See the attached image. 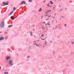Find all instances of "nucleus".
I'll return each instance as SVG.
<instances>
[{
  "label": "nucleus",
  "instance_id": "1",
  "mask_svg": "<svg viewBox=\"0 0 74 74\" xmlns=\"http://www.w3.org/2000/svg\"><path fill=\"white\" fill-rule=\"evenodd\" d=\"M0 26L1 27H2L4 26V21L2 22V23L1 24Z\"/></svg>",
  "mask_w": 74,
  "mask_h": 74
},
{
  "label": "nucleus",
  "instance_id": "2",
  "mask_svg": "<svg viewBox=\"0 0 74 74\" xmlns=\"http://www.w3.org/2000/svg\"><path fill=\"white\" fill-rule=\"evenodd\" d=\"M9 64L10 65V66H12V65H13L12 64V62L11 60H10L9 62Z\"/></svg>",
  "mask_w": 74,
  "mask_h": 74
},
{
  "label": "nucleus",
  "instance_id": "3",
  "mask_svg": "<svg viewBox=\"0 0 74 74\" xmlns=\"http://www.w3.org/2000/svg\"><path fill=\"white\" fill-rule=\"evenodd\" d=\"M3 4H4L3 6H4V5H8V2L5 3V2H3Z\"/></svg>",
  "mask_w": 74,
  "mask_h": 74
},
{
  "label": "nucleus",
  "instance_id": "4",
  "mask_svg": "<svg viewBox=\"0 0 74 74\" xmlns=\"http://www.w3.org/2000/svg\"><path fill=\"white\" fill-rule=\"evenodd\" d=\"M23 4H26L25 2L24 1H22L21 3V5H22Z\"/></svg>",
  "mask_w": 74,
  "mask_h": 74
},
{
  "label": "nucleus",
  "instance_id": "5",
  "mask_svg": "<svg viewBox=\"0 0 74 74\" xmlns=\"http://www.w3.org/2000/svg\"><path fill=\"white\" fill-rule=\"evenodd\" d=\"M4 39V38L3 37H1L0 38V40H3Z\"/></svg>",
  "mask_w": 74,
  "mask_h": 74
},
{
  "label": "nucleus",
  "instance_id": "6",
  "mask_svg": "<svg viewBox=\"0 0 74 74\" xmlns=\"http://www.w3.org/2000/svg\"><path fill=\"white\" fill-rule=\"evenodd\" d=\"M13 12H14V11L12 12H11L10 13V14L9 15V16H10V15H12V13H13Z\"/></svg>",
  "mask_w": 74,
  "mask_h": 74
},
{
  "label": "nucleus",
  "instance_id": "7",
  "mask_svg": "<svg viewBox=\"0 0 74 74\" xmlns=\"http://www.w3.org/2000/svg\"><path fill=\"white\" fill-rule=\"evenodd\" d=\"M10 18H11V19H12V20H14V17L13 16L11 17Z\"/></svg>",
  "mask_w": 74,
  "mask_h": 74
},
{
  "label": "nucleus",
  "instance_id": "8",
  "mask_svg": "<svg viewBox=\"0 0 74 74\" xmlns=\"http://www.w3.org/2000/svg\"><path fill=\"white\" fill-rule=\"evenodd\" d=\"M10 58H11L10 57H7L6 58V59H7V60H8V59H10Z\"/></svg>",
  "mask_w": 74,
  "mask_h": 74
},
{
  "label": "nucleus",
  "instance_id": "9",
  "mask_svg": "<svg viewBox=\"0 0 74 74\" xmlns=\"http://www.w3.org/2000/svg\"><path fill=\"white\" fill-rule=\"evenodd\" d=\"M42 10V9L41 8H40L39 10V12H41V10Z\"/></svg>",
  "mask_w": 74,
  "mask_h": 74
},
{
  "label": "nucleus",
  "instance_id": "10",
  "mask_svg": "<svg viewBox=\"0 0 74 74\" xmlns=\"http://www.w3.org/2000/svg\"><path fill=\"white\" fill-rule=\"evenodd\" d=\"M12 27V25H10L8 26V27Z\"/></svg>",
  "mask_w": 74,
  "mask_h": 74
},
{
  "label": "nucleus",
  "instance_id": "11",
  "mask_svg": "<svg viewBox=\"0 0 74 74\" xmlns=\"http://www.w3.org/2000/svg\"><path fill=\"white\" fill-rule=\"evenodd\" d=\"M51 4H53V3H52V1H50Z\"/></svg>",
  "mask_w": 74,
  "mask_h": 74
},
{
  "label": "nucleus",
  "instance_id": "12",
  "mask_svg": "<svg viewBox=\"0 0 74 74\" xmlns=\"http://www.w3.org/2000/svg\"><path fill=\"white\" fill-rule=\"evenodd\" d=\"M49 10H47V12H45L46 14H47V13H48V12H49Z\"/></svg>",
  "mask_w": 74,
  "mask_h": 74
},
{
  "label": "nucleus",
  "instance_id": "13",
  "mask_svg": "<svg viewBox=\"0 0 74 74\" xmlns=\"http://www.w3.org/2000/svg\"><path fill=\"white\" fill-rule=\"evenodd\" d=\"M29 2H32V0H29Z\"/></svg>",
  "mask_w": 74,
  "mask_h": 74
},
{
  "label": "nucleus",
  "instance_id": "14",
  "mask_svg": "<svg viewBox=\"0 0 74 74\" xmlns=\"http://www.w3.org/2000/svg\"><path fill=\"white\" fill-rule=\"evenodd\" d=\"M71 44L72 45H73V44H74V42H71Z\"/></svg>",
  "mask_w": 74,
  "mask_h": 74
},
{
  "label": "nucleus",
  "instance_id": "15",
  "mask_svg": "<svg viewBox=\"0 0 74 74\" xmlns=\"http://www.w3.org/2000/svg\"><path fill=\"white\" fill-rule=\"evenodd\" d=\"M15 8H13V10H15Z\"/></svg>",
  "mask_w": 74,
  "mask_h": 74
},
{
  "label": "nucleus",
  "instance_id": "16",
  "mask_svg": "<svg viewBox=\"0 0 74 74\" xmlns=\"http://www.w3.org/2000/svg\"><path fill=\"white\" fill-rule=\"evenodd\" d=\"M46 25H50L49 24H46Z\"/></svg>",
  "mask_w": 74,
  "mask_h": 74
},
{
  "label": "nucleus",
  "instance_id": "17",
  "mask_svg": "<svg viewBox=\"0 0 74 74\" xmlns=\"http://www.w3.org/2000/svg\"><path fill=\"white\" fill-rule=\"evenodd\" d=\"M44 36V35L42 34V36H41V37H43Z\"/></svg>",
  "mask_w": 74,
  "mask_h": 74
},
{
  "label": "nucleus",
  "instance_id": "18",
  "mask_svg": "<svg viewBox=\"0 0 74 74\" xmlns=\"http://www.w3.org/2000/svg\"><path fill=\"white\" fill-rule=\"evenodd\" d=\"M45 39H46V38H45V39H42V40H45Z\"/></svg>",
  "mask_w": 74,
  "mask_h": 74
},
{
  "label": "nucleus",
  "instance_id": "19",
  "mask_svg": "<svg viewBox=\"0 0 74 74\" xmlns=\"http://www.w3.org/2000/svg\"><path fill=\"white\" fill-rule=\"evenodd\" d=\"M47 43H47V42H46V41H45V44H47Z\"/></svg>",
  "mask_w": 74,
  "mask_h": 74
},
{
  "label": "nucleus",
  "instance_id": "20",
  "mask_svg": "<svg viewBox=\"0 0 74 74\" xmlns=\"http://www.w3.org/2000/svg\"><path fill=\"white\" fill-rule=\"evenodd\" d=\"M49 7H52V6H49Z\"/></svg>",
  "mask_w": 74,
  "mask_h": 74
},
{
  "label": "nucleus",
  "instance_id": "21",
  "mask_svg": "<svg viewBox=\"0 0 74 74\" xmlns=\"http://www.w3.org/2000/svg\"><path fill=\"white\" fill-rule=\"evenodd\" d=\"M31 36H33V34H31Z\"/></svg>",
  "mask_w": 74,
  "mask_h": 74
},
{
  "label": "nucleus",
  "instance_id": "22",
  "mask_svg": "<svg viewBox=\"0 0 74 74\" xmlns=\"http://www.w3.org/2000/svg\"><path fill=\"white\" fill-rule=\"evenodd\" d=\"M51 15H50V16H48V17H51Z\"/></svg>",
  "mask_w": 74,
  "mask_h": 74
},
{
  "label": "nucleus",
  "instance_id": "23",
  "mask_svg": "<svg viewBox=\"0 0 74 74\" xmlns=\"http://www.w3.org/2000/svg\"><path fill=\"white\" fill-rule=\"evenodd\" d=\"M34 37L35 38H36V36L34 35Z\"/></svg>",
  "mask_w": 74,
  "mask_h": 74
},
{
  "label": "nucleus",
  "instance_id": "24",
  "mask_svg": "<svg viewBox=\"0 0 74 74\" xmlns=\"http://www.w3.org/2000/svg\"><path fill=\"white\" fill-rule=\"evenodd\" d=\"M1 67H0V70H1Z\"/></svg>",
  "mask_w": 74,
  "mask_h": 74
},
{
  "label": "nucleus",
  "instance_id": "25",
  "mask_svg": "<svg viewBox=\"0 0 74 74\" xmlns=\"http://www.w3.org/2000/svg\"><path fill=\"white\" fill-rule=\"evenodd\" d=\"M30 34H32V32H30Z\"/></svg>",
  "mask_w": 74,
  "mask_h": 74
},
{
  "label": "nucleus",
  "instance_id": "26",
  "mask_svg": "<svg viewBox=\"0 0 74 74\" xmlns=\"http://www.w3.org/2000/svg\"><path fill=\"white\" fill-rule=\"evenodd\" d=\"M64 26H66V24H65V25H64Z\"/></svg>",
  "mask_w": 74,
  "mask_h": 74
},
{
  "label": "nucleus",
  "instance_id": "27",
  "mask_svg": "<svg viewBox=\"0 0 74 74\" xmlns=\"http://www.w3.org/2000/svg\"><path fill=\"white\" fill-rule=\"evenodd\" d=\"M47 6H48L49 7V5H47Z\"/></svg>",
  "mask_w": 74,
  "mask_h": 74
},
{
  "label": "nucleus",
  "instance_id": "28",
  "mask_svg": "<svg viewBox=\"0 0 74 74\" xmlns=\"http://www.w3.org/2000/svg\"><path fill=\"white\" fill-rule=\"evenodd\" d=\"M43 23H45V22H43Z\"/></svg>",
  "mask_w": 74,
  "mask_h": 74
},
{
  "label": "nucleus",
  "instance_id": "29",
  "mask_svg": "<svg viewBox=\"0 0 74 74\" xmlns=\"http://www.w3.org/2000/svg\"><path fill=\"white\" fill-rule=\"evenodd\" d=\"M4 74H6V72H5V73H4Z\"/></svg>",
  "mask_w": 74,
  "mask_h": 74
},
{
  "label": "nucleus",
  "instance_id": "30",
  "mask_svg": "<svg viewBox=\"0 0 74 74\" xmlns=\"http://www.w3.org/2000/svg\"><path fill=\"white\" fill-rule=\"evenodd\" d=\"M45 45H47V44H45Z\"/></svg>",
  "mask_w": 74,
  "mask_h": 74
},
{
  "label": "nucleus",
  "instance_id": "31",
  "mask_svg": "<svg viewBox=\"0 0 74 74\" xmlns=\"http://www.w3.org/2000/svg\"><path fill=\"white\" fill-rule=\"evenodd\" d=\"M37 47H38V45H37Z\"/></svg>",
  "mask_w": 74,
  "mask_h": 74
},
{
  "label": "nucleus",
  "instance_id": "32",
  "mask_svg": "<svg viewBox=\"0 0 74 74\" xmlns=\"http://www.w3.org/2000/svg\"><path fill=\"white\" fill-rule=\"evenodd\" d=\"M49 19H46V20H48Z\"/></svg>",
  "mask_w": 74,
  "mask_h": 74
},
{
  "label": "nucleus",
  "instance_id": "33",
  "mask_svg": "<svg viewBox=\"0 0 74 74\" xmlns=\"http://www.w3.org/2000/svg\"><path fill=\"white\" fill-rule=\"evenodd\" d=\"M62 9H61L60 10V11H62Z\"/></svg>",
  "mask_w": 74,
  "mask_h": 74
},
{
  "label": "nucleus",
  "instance_id": "34",
  "mask_svg": "<svg viewBox=\"0 0 74 74\" xmlns=\"http://www.w3.org/2000/svg\"><path fill=\"white\" fill-rule=\"evenodd\" d=\"M49 11H51V10H49Z\"/></svg>",
  "mask_w": 74,
  "mask_h": 74
},
{
  "label": "nucleus",
  "instance_id": "35",
  "mask_svg": "<svg viewBox=\"0 0 74 74\" xmlns=\"http://www.w3.org/2000/svg\"><path fill=\"white\" fill-rule=\"evenodd\" d=\"M50 42H52V41H51Z\"/></svg>",
  "mask_w": 74,
  "mask_h": 74
},
{
  "label": "nucleus",
  "instance_id": "36",
  "mask_svg": "<svg viewBox=\"0 0 74 74\" xmlns=\"http://www.w3.org/2000/svg\"><path fill=\"white\" fill-rule=\"evenodd\" d=\"M53 18H55V17H54Z\"/></svg>",
  "mask_w": 74,
  "mask_h": 74
},
{
  "label": "nucleus",
  "instance_id": "37",
  "mask_svg": "<svg viewBox=\"0 0 74 74\" xmlns=\"http://www.w3.org/2000/svg\"><path fill=\"white\" fill-rule=\"evenodd\" d=\"M6 74H8V72H7Z\"/></svg>",
  "mask_w": 74,
  "mask_h": 74
},
{
  "label": "nucleus",
  "instance_id": "38",
  "mask_svg": "<svg viewBox=\"0 0 74 74\" xmlns=\"http://www.w3.org/2000/svg\"><path fill=\"white\" fill-rule=\"evenodd\" d=\"M47 16V15H45V16Z\"/></svg>",
  "mask_w": 74,
  "mask_h": 74
},
{
  "label": "nucleus",
  "instance_id": "39",
  "mask_svg": "<svg viewBox=\"0 0 74 74\" xmlns=\"http://www.w3.org/2000/svg\"><path fill=\"white\" fill-rule=\"evenodd\" d=\"M55 16H56V14H55Z\"/></svg>",
  "mask_w": 74,
  "mask_h": 74
},
{
  "label": "nucleus",
  "instance_id": "40",
  "mask_svg": "<svg viewBox=\"0 0 74 74\" xmlns=\"http://www.w3.org/2000/svg\"><path fill=\"white\" fill-rule=\"evenodd\" d=\"M1 33V32H0V33Z\"/></svg>",
  "mask_w": 74,
  "mask_h": 74
},
{
  "label": "nucleus",
  "instance_id": "41",
  "mask_svg": "<svg viewBox=\"0 0 74 74\" xmlns=\"http://www.w3.org/2000/svg\"><path fill=\"white\" fill-rule=\"evenodd\" d=\"M49 4H50V3H49Z\"/></svg>",
  "mask_w": 74,
  "mask_h": 74
},
{
  "label": "nucleus",
  "instance_id": "42",
  "mask_svg": "<svg viewBox=\"0 0 74 74\" xmlns=\"http://www.w3.org/2000/svg\"><path fill=\"white\" fill-rule=\"evenodd\" d=\"M54 0V1H56V0Z\"/></svg>",
  "mask_w": 74,
  "mask_h": 74
},
{
  "label": "nucleus",
  "instance_id": "43",
  "mask_svg": "<svg viewBox=\"0 0 74 74\" xmlns=\"http://www.w3.org/2000/svg\"><path fill=\"white\" fill-rule=\"evenodd\" d=\"M11 52H12V51H11Z\"/></svg>",
  "mask_w": 74,
  "mask_h": 74
},
{
  "label": "nucleus",
  "instance_id": "44",
  "mask_svg": "<svg viewBox=\"0 0 74 74\" xmlns=\"http://www.w3.org/2000/svg\"><path fill=\"white\" fill-rule=\"evenodd\" d=\"M47 15V16H48V15Z\"/></svg>",
  "mask_w": 74,
  "mask_h": 74
},
{
  "label": "nucleus",
  "instance_id": "45",
  "mask_svg": "<svg viewBox=\"0 0 74 74\" xmlns=\"http://www.w3.org/2000/svg\"><path fill=\"white\" fill-rule=\"evenodd\" d=\"M45 1H44V2H45Z\"/></svg>",
  "mask_w": 74,
  "mask_h": 74
},
{
  "label": "nucleus",
  "instance_id": "46",
  "mask_svg": "<svg viewBox=\"0 0 74 74\" xmlns=\"http://www.w3.org/2000/svg\"><path fill=\"white\" fill-rule=\"evenodd\" d=\"M52 17H53V16H52Z\"/></svg>",
  "mask_w": 74,
  "mask_h": 74
},
{
  "label": "nucleus",
  "instance_id": "47",
  "mask_svg": "<svg viewBox=\"0 0 74 74\" xmlns=\"http://www.w3.org/2000/svg\"><path fill=\"white\" fill-rule=\"evenodd\" d=\"M29 57H28L27 58H28Z\"/></svg>",
  "mask_w": 74,
  "mask_h": 74
},
{
  "label": "nucleus",
  "instance_id": "48",
  "mask_svg": "<svg viewBox=\"0 0 74 74\" xmlns=\"http://www.w3.org/2000/svg\"><path fill=\"white\" fill-rule=\"evenodd\" d=\"M54 8V9H55V8Z\"/></svg>",
  "mask_w": 74,
  "mask_h": 74
},
{
  "label": "nucleus",
  "instance_id": "49",
  "mask_svg": "<svg viewBox=\"0 0 74 74\" xmlns=\"http://www.w3.org/2000/svg\"><path fill=\"white\" fill-rule=\"evenodd\" d=\"M46 38H47V37H46Z\"/></svg>",
  "mask_w": 74,
  "mask_h": 74
}]
</instances>
